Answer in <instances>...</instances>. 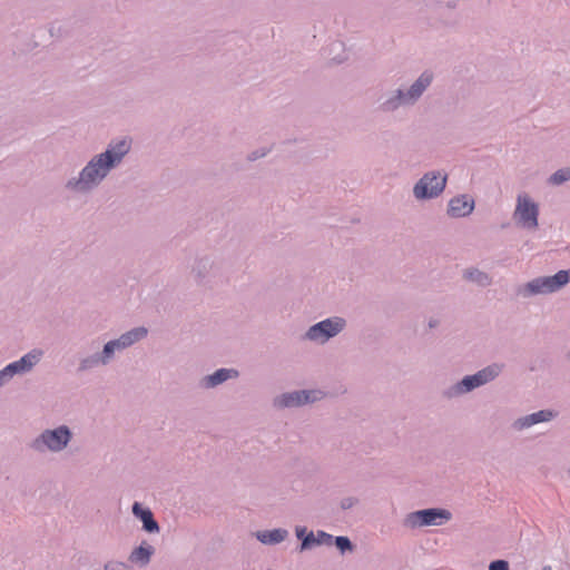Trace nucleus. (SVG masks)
<instances>
[{
  "label": "nucleus",
  "instance_id": "a878e982",
  "mask_svg": "<svg viewBox=\"0 0 570 570\" xmlns=\"http://www.w3.org/2000/svg\"><path fill=\"white\" fill-rule=\"evenodd\" d=\"M542 570H552L550 567H544Z\"/></svg>",
  "mask_w": 570,
  "mask_h": 570
},
{
  "label": "nucleus",
  "instance_id": "f8f14e48",
  "mask_svg": "<svg viewBox=\"0 0 570 570\" xmlns=\"http://www.w3.org/2000/svg\"><path fill=\"white\" fill-rule=\"evenodd\" d=\"M432 76L430 73H422L421 77L416 80V82L411 87L409 92L404 95L402 91H399L397 99L403 102H407L416 99L424 89L431 83Z\"/></svg>",
  "mask_w": 570,
  "mask_h": 570
},
{
  "label": "nucleus",
  "instance_id": "9b49d317",
  "mask_svg": "<svg viewBox=\"0 0 570 570\" xmlns=\"http://www.w3.org/2000/svg\"><path fill=\"white\" fill-rule=\"evenodd\" d=\"M147 334L145 327H138L121 335L118 340L108 342L105 345L104 353L109 357L116 348H125L135 342L141 340Z\"/></svg>",
  "mask_w": 570,
  "mask_h": 570
},
{
  "label": "nucleus",
  "instance_id": "4468645a",
  "mask_svg": "<svg viewBox=\"0 0 570 570\" xmlns=\"http://www.w3.org/2000/svg\"><path fill=\"white\" fill-rule=\"evenodd\" d=\"M134 514L139 518L144 523V529L148 532L158 531V524L154 520L153 513L148 509L141 508L139 503H135L132 507Z\"/></svg>",
  "mask_w": 570,
  "mask_h": 570
},
{
  "label": "nucleus",
  "instance_id": "f03ea898",
  "mask_svg": "<svg viewBox=\"0 0 570 570\" xmlns=\"http://www.w3.org/2000/svg\"><path fill=\"white\" fill-rule=\"evenodd\" d=\"M570 282V271H560L553 276L539 277L527 284L530 294L552 293Z\"/></svg>",
  "mask_w": 570,
  "mask_h": 570
},
{
  "label": "nucleus",
  "instance_id": "9d476101",
  "mask_svg": "<svg viewBox=\"0 0 570 570\" xmlns=\"http://www.w3.org/2000/svg\"><path fill=\"white\" fill-rule=\"evenodd\" d=\"M321 397L322 393L320 391H298L282 395L276 400V404L278 406H297L314 402Z\"/></svg>",
  "mask_w": 570,
  "mask_h": 570
},
{
  "label": "nucleus",
  "instance_id": "20e7f679",
  "mask_svg": "<svg viewBox=\"0 0 570 570\" xmlns=\"http://www.w3.org/2000/svg\"><path fill=\"white\" fill-rule=\"evenodd\" d=\"M345 321L340 317L328 318L312 326L306 336L312 341L325 342L343 330Z\"/></svg>",
  "mask_w": 570,
  "mask_h": 570
},
{
  "label": "nucleus",
  "instance_id": "b1692460",
  "mask_svg": "<svg viewBox=\"0 0 570 570\" xmlns=\"http://www.w3.org/2000/svg\"><path fill=\"white\" fill-rule=\"evenodd\" d=\"M106 570H128V566L124 562H109L105 566Z\"/></svg>",
  "mask_w": 570,
  "mask_h": 570
},
{
  "label": "nucleus",
  "instance_id": "6ab92c4d",
  "mask_svg": "<svg viewBox=\"0 0 570 570\" xmlns=\"http://www.w3.org/2000/svg\"><path fill=\"white\" fill-rule=\"evenodd\" d=\"M332 539H333V537L325 532H318L317 538H315L313 533H309L306 537H304L303 542H302V549H307L315 543H317V544L331 543Z\"/></svg>",
  "mask_w": 570,
  "mask_h": 570
},
{
  "label": "nucleus",
  "instance_id": "dca6fc26",
  "mask_svg": "<svg viewBox=\"0 0 570 570\" xmlns=\"http://www.w3.org/2000/svg\"><path fill=\"white\" fill-rule=\"evenodd\" d=\"M287 535V531L283 529H275L271 531H263L257 533V539L266 544L282 542Z\"/></svg>",
  "mask_w": 570,
  "mask_h": 570
},
{
  "label": "nucleus",
  "instance_id": "2eb2a0df",
  "mask_svg": "<svg viewBox=\"0 0 570 570\" xmlns=\"http://www.w3.org/2000/svg\"><path fill=\"white\" fill-rule=\"evenodd\" d=\"M553 417V413L551 411H539L529 416L520 419L515 424L519 429L531 426L535 423L546 422Z\"/></svg>",
  "mask_w": 570,
  "mask_h": 570
},
{
  "label": "nucleus",
  "instance_id": "0eeeda50",
  "mask_svg": "<svg viewBox=\"0 0 570 570\" xmlns=\"http://www.w3.org/2000/svg\"><path fill=\"white\" fill-rule=\"evenodd\" d=\"M42 353L41 351L33 350L30 353L26 354L19 361L13 362L6 366L0 372V384H2L7 377H11L16 373H21L30 370L36 363L39 362Z\"/></svg>",
  "mask_w": 570,
  "mask_h": 570
},
{
  "label": "nucleus",
  "instance_id": "aec40b11",
  "mask_svg": "<svg viewBox=\"0 0 570 570\" xmlns=\"http://www.w3.org/2000/svg\"><path fill=\"white\" fill-rule=\"evenodd\" d=\"M465 277L473 282H476L480 285L489 284V277L479 271L466 272Z\"/></svg>",
  "mask_w": 570,
  "mask_h": 570
},
{
  "label": "nucleus",
  "instance_id": "f257e3e1",
  "mask_svg": "<svg viewBox=\"0 0 570 570\" xmlns=\"http://www.w3.org/2000/svg\"><path fill=\"white\" fill-rule=\"evenodd\" d=\"M130 144L126 139H121L115 146H111L106 153L91 160L81 171L79 180L76 185L81 188H88L101 180L124 155L128 153Z\"/></svg>",
  "mask_w": 570,
  "mask_h": 570
},
{
  "label": "nucleus",
  "instance_id": "1a4fd4ad",
  "mask_svg": "<svg viewBox=\"0 0 570 570\" xmlns=\"http://www.w3.org/2000/svg\"><path fill=\"white\" fill-rule=\"evenodd\" d=\"M69 439V430L65 426H61L53 431H47L42 433L41 439L36 441V446L40 448V443H43L48 446V449L58 451L67 445Z\"/></svg>",
  "mask_w": 570,
  "mask_h": 570
},
{
  "label": "nucleus",
  "instance_id": "7ed1b4c3",
  "mask_svg": "<svg viewBox=\"0 0 570 570\" xmlns=\"http://www.w3.org/2000/svg\"><path fill=\"white\" fill-rule=\"evenodd\" d=\"M451 518V513L443 509H428L407 515L406 524L411 528L441 524Z\"/></svg>",
  "mask_w": 570,
  "mask_h": 570
},
{
  "label": "nucleus",
  "instance_id": "5701e85b",
  "mask_svg": "<svg viewBox=\"0 0 570 570\" xmlns=\"http://www.w3.org/2000/svg\"><path fill=\"white\" fill-rule=\"evenodd\" d=\"M489 570H509V564L504 560H497L490 564Z\"/></svg>",
  "mask_w": 570,
  "mask_h": 570
},
{
  "label": "nucleus",
  "instance_id": "412c9836",
  "mask_svg": "<svg viewBox=\"0 0 570 570\" xmlns=\"http://www.w3.org/2000/svg\"><path fill=\"white\" fill-rule=\"evenodd\" d=\"M568 179H570V169L569 168H563V169L556 171L550 178L551 183L556 184V185L567 181Z\"/></svg>",
  "mask_w": 570,
  "mask_h": 570
},
{
  "label": "nucleus",
  "instance_id": "ddd939ff",
  "mask_svg": "<svg viewBox=\"0 0 570 570\" xmlns=\"http://www.w3.org/2000/svg\"><path fill=\"white\" fill-rule=\"evenodd\" d=\"M473 207L474 203L472 199L465 196L455 197L450 202L449 214L453 217H463L469 215L473 210Z\"/></svg>",
  "mask_w": 570,
  "mask_h": 570
},
{
  "label": "nucleus",
  "instance_id": "6e6552de",
  "mask_svg": "<svg viewBox=\"0 0 570 570\" xmlns=\"http://www.w3.org/2000/svg\"><path fill=\"white\" fill-rule=\"evenodd\" d=\"M500 372V367L498 365H491L487 368H483L479 371L476 374L466 376L462 380V382L459 384L460 391H471L474 387H478L482 384H485L487 382L494 379Z\"/></svg>",
  "mask_w": 570,
  "mask_h": 570
},
{
  "label": "nucleus",
  "instance_id": "a211bd4d",
  "mask_svg": "<svg viewBox=\"0 0 570 570\" xmlns=\"http://www.w3.org/2000/svg\"><path fill=\"white\" fill-rule=\"evenodd\" d=\"M151 553L153 548L150 546H140L131 552L129 559L131 562L145 564L149 561Z\"/></svg>",
  "mask_w": 570,
  "mask_h": 570
},
{
  "label": "nucleus",
  "instance_id": "39448f33",
  "mask_svg": "<svg viewBox=\"0 0 570 570\" xmlns=\"http://www.w3.org/2000/svg\"><path fill=\"white\" fill-rule=\"evenodd\" d=\"M445 183L446 176L428 174L415 185L414 195L416 198L434 197L444 189Z\"/></svg>",
  "mask_w": 570,
  "mask_h": 570
},
{
  "label": "nucleus",
  "instance_id": "f3484780",
  "mask_svg": "<svg viewBox=\"0 0 570 570\" xmlns=\"http://www.w3.org/2000/svg\"><path fill=\"white\" fill-rule=\"evenodd\" d=\"M237 376V372L235 370L220 368L216 371L213 375L206 377V382L208 386H215L230 377Z\"/></svg>",
  "mask_w": 570,
  "mask_h": 570
},
{
  "label": "nucleus",
  "instance_id": "393cba45",
  "mask_svg": "<svg viewBox=\"0 0 570 570\" xmlns=\"http://www.w3.org/2000/svg\"><path fill=\"white\" fill-rule=\"evenodd\" d=\"M296 534H297V537H298V538H303V537H304V534H305V529H303V528H297V529H296Z\"/></svg>",
  "mask_w": 570,
  "mask_h": 570
},
{
  "label": "nucleus",
  "instance_id": "4be33fe9",
  "mask_svg": "<svg viewBox=\"0 0 570 570\" xmlns=\"http://www.w3.org/2000/svg\"><path fill=\"white\" fill-rule=\"evenodd\" d=\"M335 543H336L337 548L341 551H345V550H351L352 549L351 541L346 537H337L335 539Z\"/></svg>",
  "mask_w": 570,
  "mask_h": 570
},
{
  "label": "nucleus",
  "instance_id": "423d86ee",
  "mask_svg": "<svg viewBox=\"0 0 570 570\" xmlns=\"http://www.w3.org/2000/svg\"><path fill=\"white\" fill-rule=\"evenodd\" d=\"M514 217L524 227L535 228L538 226V206L527 196L520 195L518 197Z\"/></svg>",
  "mask_w": 570,
  "mask_h": 570
}]
</instances>
